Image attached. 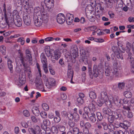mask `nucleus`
Masks as SVG:
<instances>
[{
	"label": "nucleus",
	"mask_w": 134,
	"mask_h": 134,
	"mask_svg": "<svg viewBox=\"0 0 134 134\" xmlns=\"http://www.w3.org/2000/svg\"><path fill=\"white\" fill-rule=\"evenodd\" d=\"M34 22L35 25L37 26H40L42 23L41 15V12H37L36 9L34 10Z\"/></svg>",
	"instance_id": "nucleus-1"
},
{
	"label": "nucleus",
	"mask_w": 134,
	"mask_h": 134,
	"mask_svg": "<svg viewBox=\"0 0 134 134\" xmlns=\"http://www.w3.org/2000/svg\"><path fill=\"white\" fill-rule=\"evenodd\" d=\"M5 19L8 25L9 26L13 27L14 26V18L12 15L11 13L8 12L7 15L5 16Z\"/></svg>",
	"instance_id": "nucleus-2"
},
{
	"label": "nucleus",
	"mask_w": 134,
	"mask_h": 134,
	"mask_svg": "<svg viewBox=\"0 0 134 134\" xmlns=\"http://www.w3.org/2000/svg\"><path fill=\"white\" fill-rule=\"evenodd\" d=\"M121 115L120 114H118L116 112L113 111L112 113L108 115V121L111 124L110 125H112L111 124L114 122V120L117 119Z\"/></svg>",
	"instance_id": "nucleus-3"
},
{
	"label": "nucleus",
	"mask_w": 134,
	"mask_h": 134,
	"mask_svg": "<svg viewBox=\"0 0 134 134\" xmlns=\"http://www.w3.org/2000/svg\"><path fill=\"white\" fill-rule=\"evenodd\" d=\"M18 52L19 54V57L18 58H19L21 63L22 64L25 69L27 70L28 69L29 71L30 72L31 71L30 70V68L29 67H28L27 63H26L25 62V59L23 57V53H22L21 51L19 49L18 50Z\"/></svg>",
	"instance_id": "nucleus-4"
},
{
	"label": "nucleus",
	"mask_w": 134,
	"mask_h": 134,
	"mask_svg": "<svg viewBox=\"0 0 134 134\" xmlns=\"http://www.w3.org/2000/svg\"><path fill=\"white\" fill-rule=\"evenodd\" d=\"M88 71L89 75L90 76L93 75L94 77H96L98 76V72L97 66L96 65H94L92 71L91 67V66H89L88 67Z\"/></svg>",
	"instance_id": "nucleus-5"
},
{
	"label": "nucleus",
	"mask_w": 134,
	"mask_h": 134,
	"mask_svg": "<svg viewBox=\"0 0 134 134\" xmlns=\"http://www.w3.org/2000/svg\"><path fill=\"white\" fill-rule=\"evenodd\" d=\"M54 56H52L51 57V60L53 63L55 62V60H57L60 57L61 53L58 49L56 50L54 52Z\"/></svg>",
	"instance_id": "nucleus-6"
},
{
	"label": "nucleus",
	"mask_w": 134,
	"mask_h": 134,
	"mask_svg": "<svg viewBox=\"0 0 134 134\" xmlns=\"http://www.w3.org/2000/svg\"><path fill=\"white\" fill-rule=\"evenodd\" d=\"M71 53V56L69 55V56L70 58H71V59H72V57L75 59V58L78 56V49L76 46H75L72 48L70 51Z\"/></svg>",
	"instance_id": "nucleus-7"
},
{
	"label": "nucleus",
	"mask_w": 134,
	"mask_h": 134,
	"mask_svg": "<svg viewBox=\"0 0 134 134\" xmlns=\"http://www.w3.org/2000/svg\"><path fill=\"white\" fill-rule=\"evenodd\" d=\"M105 75L107 76H110L112 77L113 73L112 71L111 67L109 65H106L105 66Z\"/></svg>",
	"instance_id": "nucleus-8"
},
{
	"label": "nucleus",
	"mask_w": 134,
	"mask_h": 134,
	"mask_svg": "<svg viewBox=\"0 0 134 134\" xmlns=\"http://www.w3.org/2000/svg\"><path fill=\"white\" fill-rule=\"evenodd\" d=\"M68 117L70 120H74L76 122H77L79 119V115L76 112H74L73 114H69L68 115Z\"/></svg>",
	"instance_id": "nucleus-9"
},
{
	"label": "nucleus",
	"mask_w": 134,
	"mask_h": 134,
	"mask_svg": "<svg viewBox=\"0 0 134 134\" xmlns=\"http://www.w3.org/2000/svg\"><path fill=\"white\" fill-rule=\"evenodd\" d=\"M50 124V121L48 120L47 119L44 120L43 121V123L41 124L42 129L44 130V131L46 130H50V128L47 127V126L49 125Z\"/></svg>",
	"instance_id": "nucleus-10"
},
{
	"label": "nucleus",
	"mask_w": 134,
	"mask_h": 134,
	"mask_svg": "<svg viewBox=\"0 0 134 134\" xmlns=\"http://www.w3.org/2000/svg\"><path fill=\"white\" fill-rule=\"evenodd\" d=\"M57 22L59 24H63L65 21L64 15L62 13L59 14L57 16Z\"/></svg>",
	"instance_id": "nucleus-11"
},
{
	"label": "nucleus",
	"mask_w": 134,
	"mask_h": 134,
	"mask_svg": "<svg viewBox=\"0 0 134 134\" xmlns=\"http://www.w3.org/2000/svg\"><path fill=\"white\" fill-rule=\"evenodd\" d=\"M54 0H52L47 3H45L46 6L47 8L48 11L50 12L52 11L54 5Z\"/></svg>",
	"instance_id": "nucleus-12"
},
{
	"label": "nucleus",
	"mask_w": 134,
	"mask_h": 134,
	"mask_svg": "<svg viewBox=\"0 0 134 134\" xmlns=\"http://www.w3.org/2000/svg\"><path fill=\"white\" fill-rule=\"evenodd\" d=\"M97 127L99 129H102L101 125L103 126V129L105 130H107L108 129V125L105 122H98L97 123Z\"/></svg>",
	"instance_id": "nucleus-13"
},
{
	"label": "nucleus",
	"mask_w": 134,
	"mask_h": 134,
	"mask_svg": "<svg viewBox=\"0 0 134 134\" xmlns=\"http://www.w3.org/2000/svg\"><path fill=\"white\" fill-rule=\"evenodd\" d=\"M66 22L68 24L70 25L72 23L74 19L73 15L70 13L67 14L66 15Z\"/></svg>",
	"instance_id": "nucleus-14"
},
{
	"label": "nucleus",
	"mask_w": 134,
	"mask_h": 134,
	"mask_svg": "<svg viewBox=\"0 0 134 134\" xmlns=\"http://www.w3.org/2000/svg\"><path fill=\"white\" fill-rule=\"evenodd\" d=\"M40 16H41V19L42 20V23H46L48 21L49 18V14L48 13H44L42 14L41 13Z\"/></svg>",
	"instance_id": "nucleus-15"
},
{
	"label": "nucleus",
	"mask_w": 134,
	"mask_h": 134,
	"mask_svg": "<svg viewBox=\"0 0 134 134\" xmlns=\"http://www.w3.org/2000/svg\"><path fill=\"white\" fill-rule=\"evenodd\" d=\"M23 19L25 24L27 26H30L31 23V21L30 17L27 15H24Z\"/></svg>",
	"instance_id": "nucleus-16"
},
{
	"label": "nucleus",
	"mask_w": 134,
	"mask_h": 134,
	"mask_svg": "<svg viewBox=\"0 0 134 134\" xmlns=\"http://www.w3.org/2000/svg\"><path fill=\"white\" fill-rule=\"evenodd\" d=\"M39 130V127L37 125L35 126L34 128H30L28 129V131L31 134H37Z\"/></svg>",
	"instance_id": "nucleus-17"
},
{
	"label": "nucleus",
	"mask_w": 134,
	"mask_h": 134,
	"mask_svg": "<svg viewBox=\"0 0 134 134\" xmlns=\"http://www.w3.org/2000/svg\"><path fill=\"white\" fill-rule=\"evenodd\" d=\"M14 25L18 27H20L21 26L22 24V20L20 16H18L17 18L14 19Z\"/></svg>",
	"instance_id": "nucleus-18"
},
{
	"label": "nucleus",
	"mask_w": 134,
	"mask_h": 134,
	"mask_svg": "<svg viewBox=\"0 0 134 134\" xmlns=\"http://www.w3.org/2000/svg\"><path fill=\"white\" fill-rule=\"evenodd\" d=\"M25 52L27 58L29 61L30 64H32V61L31 52L29 49H26V50Z\"/></svg>",
	"instance_id": "nucleus-19"
},
{
	"label": "nucleus",
	"mask_w": 134,
	"mask_h": 134,
	"mask_svg": "<svg viewBox=\"0 0 134 134\" xmlns=\"http://www.w3.org/2000/svg\"><path fill=\"white\" fill-rule=\"evenodd\" d=\"M19 83L18 85L19 86H21L23 84H24L25 82V78L24 76L21 74L19 75V77L18 79Z\"/></svg>",
	"instance_id": "nucleus-20"
},
{
	"label": "nucleus",
	"mask_w": 134,
	"mask_h": 134,
	"mask_svg": "<svg viewBox=\"0 0 134 134\" xmlns=\"http://www.w3.org/2000/svg\"><path fill=\"white\" fill-rule=\"evenodd\" d=\"M113 111H112L109 108L106 107L103 108L102 111L104 115H109L112 113Z\"/></svg>",
	"instance_id": "nucleus-21"
},
{
	"label": "nucleus",
	"mask_w": 134,
	"mask_h": 134,
	"mask_svg": "<svg viewBox=\"0 0 134 134\" xmlns=\"http://www.w3.org/2000/svg\"><path fill=\"white\" fill-rule=\"evenodd\" d=\"M87 104L90 109L92 110L95 109V104H96V102L95 101L92 100L91 102L87 101Z\"/></svg>",
	"instance_id": "nucleus-22"
},
{
	"label": "nucleus",
	"mask_w": 134,
	"mask_h": 134,
	"mask_svg": "<svg viewBox=\"0 0 134 134\" xmlns=\"http://www.w3.org/2000/svg\"><path fill=\"white\" fill-rule=\"evenodd\" d=\"M41 61L43 65L47 64V60L44 53H42L41 55Z\"/></svg>",
	"instance_id": "nucleus-23"
},
{
	"label": "nucleus",
	"mask_w": 134,
	"mask_h": 134,
	"mask_svg": "<svg viewBox=\"0 0 134 134\" xmlns=\"http://www.w3.org/2000/svg\"><path fill=\"white\" fill-rule=\"evenodd\" d=\"M32 112L36 116H38L40 114V111L38 108L36 107H34L31 109Z\"/></svg>",
	"instance_id": "nucleus-24"
},
{
	"label": "nucleus",
	"mask_w": 134,
	"mask_h": 134,
	"mask_svg": "<svg viewBox=\"0 0 134 134\" xmlns=\"http://www.w3.org/2000/svg\"><path fill=\"white\" fill-rule=\"evenodd\" d=\"M35 82L37 87H38L40 88H42L43 87V82L41 79H37L36 80Z\"/></svg>",
	"instance_id": "nucleus-25"
},
{
	"label": "nucleus",
	"mask_w": 134,
	"mask_h": 134,
	"mask_svg": "<svg viewBox=\"0 0 134 134\" xmlns=\"http://www.w3.org/2000/svg\"><path fill=\"white\" fill-rule=\"evenodd\" d=\"M7 64L8 67L9 69L10 72L11 73H12L13 71V66L12 64V62L11 60L9 58H7Z\"/></svg>",
	"instance_id": "nucleus-26"
},
{
	"label": "nucleus",
	"mask_w": 134,
	"mask_h": 134,
	"mask_svg": "<svg viewBox=\"0 0 134 134\" xmlns=\"http://www.w3.org/2000/svg\"><path fill=\"white\" fill-rule=\"evenodd\" d=\"M48 84L50 86H52L55 84V80L52 78H49L47 81Z\"/></svg>",
	"instance_id": "nucleus-27"
},
{
	"label": "nucleus",
	"mask_w": 134,
	"mask_h": 134,
	"mask_svg": "<svg viewBox=\"0 0 134 134\" xmlns=\"http://www.w3.org/2000/svg\"><path fill=\"white\" fill-rule=\"evenodd\" d=\"M79 60L81 62H83L85 64L87 63V56L84 55H81L80 57Z\"/></svg>",
	"instance_id": "nucleus-28"
},
{
	"label": "nucleus",
	"mask_w": 134,
	"mask_h": 134,
	"mask_svg": "<svg viewBox=\"0 0 134 134\" xmlns=\"http://www.w3.org/2000/svg\"><path fill=\"white\" fill-rule=\"evenodd\" d=\"M101 98L105 99H108V98L107 95L106 91L105 90H104L102 91L101 93Z\"/></svg>",
	"instance_id": "nucleus-29"
},
{
	"label": "nucleus",
	"mask_w": 134,
	"mask_h": 134,
	"mask_svg": "<svg viewBox=\"0 0 134 134\" xmlns=\"http://www.w3.org/2000/svg\"><path fill=\"white\" fill-rule=\"evenodd\" d=\"M127 60L130 62L131 66H134V58L131 55H129Z\"/></svg>",
	"instance_id": "nucleus-30"
},
{
	"label": "nucleus",
	"mask_w": 134,
	"mask_h": 134,
	"mask_svg": "<svg viewBox=\"0 0 134 134\" xmlns=\"http://www.w3.org/2000/svg\"><path fill=\"white\" fill-rule=\"evenodd\" d=\"M114 102L115 104L118 107H120L121 104V100L119 99L118 97H116L114 98Z\"/></svg>",
	"instance_id": "nucleus-31"
},
{
	"label": "nucleus",
	"mask_w": 134,
	"mask_h": 134,
	"mask_svg": "<svg viewBox=\"0 0 134 134\" xmlns=\"http://www.w3.org/2000/svg\"><path fill=\"white\" fill-rule=\"evenodd\" d=\"M89 119L90 121L92 122H95L96 120V115L94 113H92L91 116L89 117Z\"/></svg>",
	"instance_id": "nucleus-32"
},
{
	"label": "nucleus",
	"mask_w": 134,
	"mask_h": 134,
	"mask_svg": "<svg viewBox=\"0 0 134 134\" xmlns=\"http://www.w3.org/2000/svg\"><path fill=\"white\" fill-rule=\"evenodd\" d=\"M93 8L92 7L91 5H89L87 7L85 8V11L86 12V14L87 16V13H90L91 14V13L92 12Z\"/></svg>",
	"instance_id": "nucleus-33"
},
{
	"label": "nucleus",
	"mask_w": 134,
	"mask_h": 134,
	"mask_svg": "<svg viewBox=\"0 0 134 134\" xmlns=\"http://www.w3.org/2000/svg\"><path fill=\"white\" fill-rule=\"evenodd\" d=\"M54 40H55V41H59L60 40V38L58 37L54 38L52 37H48L45 38L44 39L45 41L46 42L52 41Z\"/></svg>",
	"instance_id": "nucleus-34"
},
{
	"label": "nucleus",
	"mask_w": 134,
	"mask_h": 134,
	"mask_svg": "<svg viewBox=\"0 0 134 134\" xmlns=\"http://www.w3.org/2000/svg\"><path fill=\"white\" fill-rule=\"evenodd\" d=\"M73 71L72 69H69L68 70L67 76L68 78L73 77Z\"/></svg>",
	"instance_id": "nucleus-35"
},
{
	"label": "nucleus",
	"mask_w": 134,
	"mask_h": 134,
	"mask_svg": "<svg viewBox=\"0 0 134 134\" xmlns=\"http://www.w3.org/2000/svg\"><path fill=\"white\" fill-rule=\"evenodd\" d=\"M89 95L90 98L92 99H94L96 98L97 96L95 92L92 91L90 92Z\"/></svg>",
	"instance_id": "nucleus-36"
},
{
	"label": "nucleus",
	"mask_w": 134,
	"mask_h": 134,
	"mask_svg": "<svg viewBox=\"0 0 134 134\" xmlns=\"http://www.w3.org/2000/svg\"><path fill=\"white\" fill-rule=\"evenodd\" d=\"M124 95L126 98H130L132 96L131 93L128 91H125L124 93Z\"/></svg>",
	"instance_id": "nucleus-37"
},
{
	"label": "nucleus",
	"mask_w": 134,
	"mask_h": 134,
	"mask_svg": "<svg viewBox=\"0 0 134 134\" xmlns=\"http://www.w3.org/2000/svg\"><path fill=\"white\" fill-rule=\"evenodd\" d=\"M44 51L47 56L48 57H50L49 52H50V47L49 46L45 47Z\"/></svg>",
	"instance_id": "nucleus-38"
},
{
	"label": "nucleus",
	"mask_w": 134,
	"mask_h": 134,
	"mask_svg": "<svg viewBox=\"0 0 134 134\" xmlns=\"http://www.w3.org/2000/svg\"><path fill=\"white\" fill-rule=\"evenodd\" d=\"M68 124L70 127V130L76 126V124L75 122L71 120L68 121Z\"/></svg>",
	"instance_id": "nucleus-39"
},
{
	"label": "nucleus",
	"mask_w": 134,
	"mask_h": 134,
	"mask_svg": "<svg viewBox=\"0 0 134 134\" xmlns=\"http://www.w3.org/2000/svg\"><path fill=\"white\" fill-rule=\"evenodd\" d=\"M96 115L97 118V121H101L103 119V117L101 113L100 112H98L96 113Z\"/></svg>",
	"instance_id": "nucleus-40"
},
{
	"label": "nucleus",
	"mask_w": 134,
	"mask_h": 134,
	"mask_svg": "<svg viewBox=\"0 0 134 134\" xmlns=\"http://www.w3.org/2000/svg\"><path fill=\"white\" fill-rule=\"evenodd\" d=\"M0 50L1 52L4 55L6 54V47L3 45H2L0 47Z\"/></svg>",
	"instance_id": "nucleus-41"
},
{
	"label": "nucleus",
	"mask_w": 134,
	"mask_h": 134,
	"mask_svg": "<svg viewBox=\"0 0 134 134\" xmlns=\"http://www.w3.org/2000/svg\"><path fill=\"white\" fill-rule=\"evenodd\" d=\"M105 103V100L100 98V99L98 100L97 104L98 106L99 107L102 106L103 104Z\"/></svg>",
	"instance_id": "nucleus-42"
},
{
	"label": "nucleus",
	"mask_w": 134,
	"mask_h": 134,
	"mask_svg": "<svg viewBox=\"0 0 134 134\" xmlns=\"http://www.w3.org/2000/svg\"><path fill=\"white\" fill-rule=\"evenodd\" d=\"M105 103L108 107L110 108L112 107V104L111 103V101L109 100V98H108V99L105 100Z\"/></svg>",
	"instance_id": "nucleus-43"
},
{
	"label": "nucleus",
	"mask_w": 134,
	"mask_h": 134,
	"mask_svg": "<svg viewBox=\"0 0 134 134\" xmlns=\"http://www.w3.org/2000/svg\"><path fill=\"white\" fill-rule=\"evenodd\" d=\"M51 130L52 133L53 134H57L58 130L57 127L55 126H53L51 127Z\"/></svg>",
	"instance_id": "nucleus-44"
},
{
	"label": "nucleus",
	"mask_w": 134,
	"mask_h": 134,
	"mask_svg": "<svg viewBox=\"0 0 134 134\" xmlns=\"http://www.w3.org/2000/svg\"><path fill=\"white\" fill-rule=\"evenodd\" d=\"M71 131H72L74 134H77L79 132V129L76 126L70 130Z\"/></svg>",
	"instance_id": "nucleus-45"
},
{
	"label": "nucleus",
	"mask_w": 134,
	"mask_h": 134,
	"mask_svg": "<svg viewBox=\"0 0 134 134\" xmlns=\"http://www.w3.org/2000/svg\"><path fill=\"white\" fill-rule=\"evenodd\" d=\"M123 105V110H130L131 109H132L131 108H130V104L128 106V104H122Z\"/></svg>",
	"instance_id": "nucleus-46"
},
{
	"label": "nucleus",
	"mask_w": 134,
	"mask_h": 134,
	"mask_svg": "<svg viewBox=\"0 0 134 134\" xmlns=\"http://www.w3.org/2000/svg\"><path fill=\"white\" fill-rule=\"evenodd\" d=\"M12 14V15L14 18V19L16 18H17L18 16H20L18 15V13L16 10H14L13 11Z\"/></svg>",
	"instance_id": "nucleus-47"
},
{
	"label": "nucleus",
	"mask_w": 134,
	"mask_h": 134,
	"mask_svg": "<svg viewBox=\"0 0 134 134\" xmlns=\"http://www.w3.org/2000/svg\"><path fill=\"white\" fill-rule=\"evenodd\" d=\"M77 101L78 104L79 105L82 104L84 102L83 99L81 98H78L77 99Z\"/></svg>",
	"instance_id": "nucleus-48"
},
{
	"label": "nucleus",
	"mask_w": 134,
	"mask_h": 134,
	"mask_svg": "<svg viewBox=\"0 0 134 134\" xmlns=\"http://www.w3.org/2000/svg\"><path fill=\"white\" fill-rule=\"evenodd\" d=\"M42 106L43 109L45 110L48 111L49 109V106L46 103H43L42 104Z\"/></svg>",
	"instance_id": "nucleus-49"
},
{
	"label": "nucleus",
	"mask_w": 134,
	"mask_h": 134,
	"mask_svg": "<svg viewBox=\"0 0 134 134\" xmlns=\"http://www.w3.org/2000/svg\"><path fill=\"white\" fill-rule=\"evenodd\" d=\"M118 87L119 90L123 89L125 87V84L123 82L119 83L118 84Z\"/></svg>",
	"instance_id": "nucleus-50"
},
{
	"label": "nucleus",
	"mask_w": 134,
	"mask_h": 134,
	"mask_svg": "<svg viewBox=\"0 0 134 134\" xmlns=\"http://www.w3.org/2000/svg\"><path fill=\"white\" fill-rule=\"evenodd\" d=\"M113 73V75H115L116 77H118L119 75V72L118 69L117 68H115L114 69V71L113 72L112 71Z\"/></svg>",
	"instance_id": "nucleus-51"
},
{
	"label": "nucleus",
	"mask_w": 134,
	"mask_h": 134,
	"mask_svg": "<svg viewBox=\"0 0 134 134\" xmlns=\"http://www.w3.org/2000/svg\"><path fill=\"white\" fill-rule=\"evenodd\" d=\"M58 128L60 131L61 132L64 131L65 130V127L63 125H59L58 127Z\"/></svg>",
	"instance_id": "nucleus-52"
},
{
	"label": "nucleus",
	"mask_w": 134,
	"mask_h": 134,
	"mask_svg": "<svg viewBox=\"0 0 134 134\" xmlns=\"http://www.w3.org/2000/svg\"><path fill=\"white\" fill-rule=\"evenodd\" d=\"M130 108L131 109H134V98H131L130 101Z\"/></svg>",
	"instance_id": "nucleus-53"
},
{
	"label": "nucleus",
	"mask_w": 134,
	"mask_h": 134,
	"mask_svg": "<svg viewBox=\"0 0 134 134\" xmlns=\"http://www.w3.org/2000/svg\"><path fill=\"white\" fill-rule=\"evenodd\" d=\"M92 127L91 124L89 122L85 123V125L84 127L88 129H90Z\"/></svg>",
	"instance_id": "nucleus-54"
},
{
	"label": "nucleus",
	"mask_w": 134,
	"mask_h": 134,
	"mask_svg": "<svg viewBox=\"0 0 134 134\" xmlns=\"http://www.w3.org/2000/svg\"><path fill=\"white\" fill-rule=\"evenodd\" d=\"M84 110L86 114L88 116V113H89V111H90L91 109L89 108L88 107H84Z\"/></svg>",
	"instance_id": "nucleus-55"
},
{
	"label": "nucleus",
	"mask_w": 134,
	"mask_h": 134,
	"mask_svg": "<svg viewBox=\"0 0 134 134\" xmlns=\"http://www.w3.org/2000/svg\"><path fill=\"white\" fill-rule=\"evenodd\" d=\"M113 0H108L107 3V5L108 7L111 8L113 5Z\"/></svg>",
	"instance_id": "nucleus-56"
},
{
	"label": "nucleus",
	"mask_w": 134,
	"mask_h": 134,
	"mask_svg": "<svg viewBox=\"0 0 134 134\" xmlns=\"http://www.w3.org/2000/svg\"><path fill=\"white\" fill-rule=\"evenodd\" d=\"M43 70L46 73H47L48 72V69L47 64L43 65Z\"/></svg>",
	"instance_id": "nucleus-57"
},
{
	"label": "nucleus",
	"mask_w": 134,
	"mask_h": 134,
	"mask_svg": "<svg viewBox=\"0 0 134 134\" xmlns=\"http://www.w3.org/2000/svg\"><path fill=\"white\" fill-rule=\"evenodd\" d=\"M41 116L43 118H46L47 117V113L45 111H42L40 113Z\"/></svg>",
	"instance_id": "nucleus-58"
},
{
	"label": "nucleus",
	"mask_w": 134,
	"mask_h": 134,
	"mask_svg": "<svg viewBox=\"0 0 134 134\" xmlns=\"http://www.w3.org/2000/svg\"><path fill=\"white\" fill-rule=\"evenodd\" d=\"M120 126L125 130H127L128 129V127L127 125L124 123H120Z\"/></svg>",
	"instance_id": "nucleus-59"
},
{
	"label": "nucleus",
	"mask_w": 134,
	"mask_h": 134,
	"mask_svg": "<svg viewBox=\"0 0 134 134\" xmlns=\"http://www.w3.org/2000/svg\"><path fill=\"white\" fill-rule=\"evenodd\" d=\"M15 2L16 4L18 6L21 5L22 3H25L24 2H22L21 0H15Z\"/></svg>",
	"instance_id": "nucleus-60"
},
{
	"label": "nucleus",
	"mask_w": 134,
	"mask_h": 134,
	"mask_svg": "<svg viewBox=\"0 0 134 134\" xmlns=\"http://www.w3.org/2000/svg\"><path fill=\"white\" fill-rule=\"evenodd\" d=\"M23 113L24 115L26 117H28L30 115L29 111L27 110H24L23 111Z\"/></svg>",
	"instance_id": "nucleus-61"
},
{
	"label": "nucleus",
	"mask_w": 134,
	"mask_h": 134,
	"mask_svg": "<svg viewBox=\"0 0 134 134\" xmlns=\"http://www.w3.org/2000/svg\"><path fill=\"white\" fill-rule=\"evenodd\" d=\"M96 33L99 35H101L104 34V33L103 32V30H100V29H98L96 31Z\"/></svg>",
	"instance_id": "nucleus-62"
},
{
	"label": "nucleus",
	"mask_w": 134,
	"mask_h": 134,
	"mask_svg": "<svg viewBox=\"0 0 134 134\" xmlns=\"http://www.w3.org/2000/svg\"><path fill=\"white\" fill-rule=\"evenodd\" d=\"M117 57L119 59H120L121 60H123V57L122 54L121 53H119L117 54Z\"/></svg>",
	"instance_id": "nucleus-63"
},
{
	"label": "nucleus",
	"mask_w": 134,
	"mask_h": 134,
	"mask_svg": "<svg viewBox=\"0 0 134 134\" xmlns=\"http://www.w3.org/2000/svg\"><path fill=\"white\" fill-rule=\"evenodd\" d=\"M128 20L130 23H134V17L130 16L129 17Z\"/></svg>",
	"instance_id": "nucleus-64"
}]
</instances>
